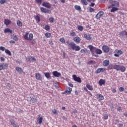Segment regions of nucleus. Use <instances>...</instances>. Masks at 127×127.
I'll use <instances>...</instances> for the list:
<instances>
[{"instance_id": "obj_54", "label": "nucleus", "mask_w": 127, "mask_h": 127, "mask_svg": "<svg viewBox=\"0 0 127 127\" xmlns=\"http://www.w3.org/2000/svg\"><path fill=\"white\" fill-rule=\"evenodd\" d=\"M117 111L118 112H120V113H121V112H122V108H121V107H118Z\"/></svg>"}, {"instance_id": "obj_27", "label": "nucleus", "mask_w": 127, "mask_h": 127, "mask_svg": "<svg viewBox=\"0 0 127 127\" xmlns=\"http://www.w3.org/2000/svg\"><path fill=\"white\" fill-rule=\"evenodd\" d=\"M96 54H102V53H103V52H102V50L100 49H97L96 50Z\"/></svg>"}, {"instance_id": "obj_53", "label": "nucleus", "mask_w": 127, "mask_h": 127, "mask_svg": "<svg viewBox=\"0 0 127 127\" xmlns=\"http://www.w3.org/2000/svg\"><path fill=\"white\" fill-rule=\"evenodd\" d=\"M66 43H67V44L68 45H69L70 46H71V45L70 44H72V43H74V42H69V41H66Z\"/></svg>"}, {"instance_id": "obj_62", "label": "nucleus", "mask_w": 127, "mask_h": 127, "mask_svg": "<svg viewBox=\"0 0 127 127\" xmlns=\"http://www.w3.org/2000/svg\"><path fill=\"white\" fill-rule=\"evenodd\" d=\"M108 115H105L104 116V120H108Z\"/></svg>"}, {"instance_id": "obj_44", "label": "nucleus", "mask_w": 127, "mask_h": 127, "mask_svg": "<svg viewBox=\"0 0 127 127\" xmlns=\"http://www.w3.org/2000/svg\"><path fill=\"white\" fill-rule=\"evenodd\" d=\"M6 2V0H0V3L1 4H3V3H5Z\"/></svg>"}, {"instance_id": "obj_26", "label": "nucleus", "mask_w": 127, "mask_h": 127, "mask_svg": "<svg viewBox=\"0 0 127 127\" xmlns=\"http://www.w3.org/2000/svg\"><path fill=\"white\" fill-rule=\"evenodd\" d=\"M120 70H121V72H125V71H126V67L124 66L121 65Z\"/></svg>"}, {"instance_id": "obj_41", "label": "nucleus", "mask_w": 127, "mask_h": 127, "mask_svg": "<svg viewBox=\"0 0 127 127\" xmlns=\"http://www.w3.org/2000/svg\"><path fill=\"white\" fill-rule=\"evenodd\" d=\"M10 123H11V125H12V126H14V125L16 124V123L15 122V121L14 120H11L10 121Z\"/></svg>"}, {"instance_id": "obj_37", "label": "nucleus", "mask_w": 127, "mask_h": 127, "mask_svg": "<svg viewBox=\"0 0 127 127\" xmlns=\"http://www.w3.org/2000/svg\"><path fill=\"white\" fill-rule=\"evenodd\" d=\"M42 117H40V118L38 119L39 124H42Z\"/></svg>"}, {"instance_id": "obj_19", "label": "nucleus", "mask_w": 127, "mask_h": 127, "mask_svg": "<svg viewBox=\"0 0 127 127\" xmlns=\"http://www.w3.org/2000/svg\"><path fill=\"white\" fill-rule=\"evenodd\" d=\"M74 41L76 43H80L81 42V40L79 37H76L74 38Z\"/></svg>"}, {"instance_id": "obj_39", "label": "nucleus", "mask_w": 127, "mask_h": 127, "mask_svg": "<svg viewBox=\"0 0 127 127\" xmlns=\"http://www.w3.org/2000/svg\"><path fill=\"white\" fill-rule=\"evenodd\" d=\"M116 52L118 55H122L123 54V52L121 50H117Z\"/></svg>"}, {"instance_id": "obj_15", "label": "nucleus", "mask_w": 127, "mask_h": 127, "mask_svg": "<svg viewBox=\"0 0 127 127\" xmlns=\"http://www.w3.org/2000/svg\"><path fill=\"white\" fill-rule=\"evenodd\" d=\"M113 69L117 70V71H120V70L121 69V65H118V64L115 65L113 66Z\"/></svg>"}, {"instance_id": "obj_61", "label": "nucleus", "mask_w": 127, "mask_h": 127, "mask_svg": "<svg viewBox=\"0 0 127 127\" xmlns=\"http://www.w3.org/2000/svg\"><path fill=\"white\" fill-rule=\"evenodd\" d=\"M13 127H19V126L17 125V123H16L15 124H14L13 125Z\"/></svg>"}, {"instance_id": "obj_8", "label": "nucleus", "mask_w": 127, "mask_h": 127, "mask_svg": "<svg viewBox=\"0 0 127 127\" xmlns=\"http://www.w3.org/2000/svg\"><path fill=\"white\" fill-rule=\"evenodd\" d=\"M41 11L42 12H44V13H49V11H50L49 10L44 8V7H41Z\"/></svg>"}, {"instance_id": "obj_22", "label": "nucleus", "mask_w": 127, "mask_h": 127, "mask_svg": "<svg viewBox=\"0 0 127 127\" xmlns=\"http://www.w3.org/2000/svg\"><path fill=\"white\" fill-rule=\"evenodd\" d=\"M117 10H119V8H118V7H113L111 10V12H115V11H117Z\"/></svg>"}, {"instance_id": "obj_46", "label": "nucleus", "mask_w": 127, "mask_h": 127, "mask_svg": "<svg viewBox=\"0 0 127 127\" xmlns=\"http://www.w3.org/2000/svg\"><path fill=\"white\" fill-rule=\"evenodd\" d=\"M12 38L13 40H15V41H17L18 40V38H17V36H16V35H15Z\"/></svg>"}, {"instance_id": "obj_47", "label": "nucleus", "mask_w": 127, "mask_h": 127, "mask_svg": "<svg viewBox=\"0 0 127 127\" xmlns=\"http://www.w3.org/2000/svg\"><path fill=\"white\" fill-rule=\"evenodd\" d=\"M49 20L52 23L53 21H54V18L53 17H50L49 18Z\"/></svg>"}, {"instance_id": "obj_25", "label": "nucleus", "mask_w": 127, "mask_h": 127, "mask_svg": "<svg viewBox=\"0 0 127 127\" xmlns=\"http://www.w3.org/2000/svg\"><path fill=\"white\" fill-rule=\"evenodd\" d=\"M5 53L6 54H8L9 56H11V53H10V51L8 50H5Z\"/></svg>"}, {"instance_id": "obj_13", "label": "nucleus", "mask_w": 127, "mask_h": 127, "mask_svg": "<svg viewBox=\"0 0 127 127\" xmlns=\"http://www.w3.org/2000/svg\"><path fill=\"white\" fill-rule=\"evenodd\" d=\"M53 75L55 77H59L60 76H61V73L58 72L57 71H55L53 72Z\"/></svg>"}, {"instance_id": "obj_2", "label": "nucleus", "mask_w": 127, "mask_h": 127, "mask_svg": "<svg viewBox=\"0 0 127 127\" xmlns=\"http://www.w3.org/2000/svg\"><path fill=\"white\" fill-rule=\"evenodd\" d=\"M109 2L110 3H112L111 6H116V7H119V6H120V2L117 1L110 0Z\"/></svg>"}, {"instance_id": "obj_3", "label": "nucleus", "mask_w": 127, "mask_h": 127, "mask_svg": "<svg viewBox=\"0 0 127 127\" xmlns=\"http://www.w3.org/2000/svg\"><path fill=\"white\" fill-rule=\"evenodd\" d=\"M102 50L105 53H108L110 51V48L107 45H104L102 46Z\"/></svg>"}, {"instance_id": "obj_49", "label": "nucleus", "mask_w": 127, "mask_h": 127, "mask_svg": "<svg viewBox=\"0 0 127 127\" xmlns=\"http://www.w3.org/2000/svg\"><path fill=\"white\" fill-rule=\"evenodd\" d=\"M119 91L120 92H124V91H125V88L123 87H121L119 88Z\"/></svg>"}, {"instance_id": "obj_4", "label": "nucleus", "mask_w": 127, "mask_h": 127, "mask_svg": "<svg viewBox=\"0 0 127 127\" xmlns=\"http://www.w3.org/2000/svg\"><path fill=\"white\" fill-rule=\"evenodd\" d=\"M103 15H104V11H100L96 15V18H97V19H99L101 18V17H102V16H103Z\"/></svg>"}, {"instance_id": "obj_36", "label": "nucleus", "mask_w": 127, "mask_h": 127, "mask_svg": "<svg viewBox=\"0 0 127 127\" xmlns=\"http://www.w3.org/2000/svg\"><path fill=\"white\" fill-rule=\"evenodd\" d=\"M77 28H78V30H80V31H83V26H78Z\"/></svg>"}, {"instance_id": "obj_9", "label": "nucleus", "mask_w": 127, "mask_h": 127, "mask_svg": "<svg viewBox=\"0 0 127 127\" xmlns=\"http://www.w3.org/2000/svg\"><path fill=\"white\" fill-rule=\"evenodd\" d=\"M88 48H89L90 51H91L92 54H93L94 52H95V50H96V48L94 47L91 45H89Z\"/></svg>"}, {"instance_id": "obj_5", "label": "nucleus", "mask_w": 127, "mask_h": 127, "mask_svg": "<svg viewBox=\"0 0 127 127\" xmlns=\"http://www.w3.org/2000/svg\"><path fill=\"white\" fill-rule=\"evenodd\" d=\"M72 77L74 81H76V82H78V83L82 82V80H81V78L77 77V75L74 74L72 75Z\"/></svg>"}, {"instance_id": "obj_34", "label": "nucleus", "mask_w": 127, "mask_h": 127, "mask_svg": "<svg viewBox=\"0 0 127 127\" xmlns=\"http://www.w3.org/2000/svg\"><path fill=\"white\" fill-rule=\"evenodd\" d=\"M70 35L71 36H76V33L73 31H71L70 32Z\"/></svg>"}, {"instance_id": "obj_58", "label": "nucleus", "mask_w": 127, "mask_h": 127, "mask_svg": "<svg viewBox=\"0 0 127 127\" xmlns=\"http://www.w3.org/2000/svg\"><path fill=\"white\" fill-rule=\"evenodd\" d=\"M52 112L54 115H56L57 114V112H56V110L54 109V110L52 111Z\"/></svg>"}, {"instance_id": "obj_45", "label": "nucleus", "mask_w": 127, "mask_h": 127, "mask_svg": "<svg viewBox=\"0 0 127 127\" xmlns=\"http://www.w3.org/2000/svg\"><path fill=\"white\" fill-rule=\"evenodd\" d=\"M51 35V34L50 33H46L45 34V36L48 38L49 37H50V36Z\"/></svg>"}, {"instance_id": "obj_48", "label": "nucleus", "mask_w": 127, "mask_h": 127, "mask_svg": "<svg viewBox=\"0 0 127 127\" xmlns=\"http://www.w3.org/2000/svg\"><path fill=\"white\" fill-rule=\"evenodd\" d=\"M35 1L37 3H39L40 4H41V2H42V0H35Z\"/></svg>"}, {"instance_id": "obj_63", "label": "nucleus", "mask_w": 127, "mask_h": 127, "mask_svg": "<svg viewBox=\"0 0 127 127\" xmlns=\"http://www.w3.org/2000/svg\"><path fill=\"white\" fill-rule=\"evenodd\" d=\"M68 86H69V87H73V84H72L70 82H68Z\"/></svg>"}, {"instance_id": "obj_51", "label": "nucleus", "mask_w": 127, "mask_h": 127, "mask_svg": "<svg viewBox=\"0 0 127 127\" xmlns=\"http://www.w3.org/2000/svg\"><path fill=\"white\" fill-rule=\"evenodd\" d=\"M60 41H61V42H62L63 43H65V40L64 39V38H61L60 39Z\"/></svg>"}, {"instance_id": "obj_38", "label": "nucleus", "mask_w": 127, "mask_h": 127, "mask_svg": "<svg viewBox=\"0 0 127 127\" xmlns=\"http://www.w3.org/2000/svg\"><path fill=\"white\" fill-rule=\"evenodd\" d=\"M2 65H3L4 69H6L8 67V64H2Z\"/></svg>"}, {"instance_id": "obj_55", "label": "nucleus", "mask_w": 127, "mask_h": 127, "mask_svg": "<svg viewBox=\"0 0 127 127\" xmlns=\"http://www.w3.org/2000/svg\"><path fill=\"white\" fill-rule=\"evenodd\" d=\"M123 126H124V124H122V123H120L118 124V127H123Z\"/></svg>"}, {"instance_id": "obj_31", "label": "nucleus", "mask_w": 127, "mask_h": 127, "mask_svg": "<svg viewBox=\"0 0 127 127\" xmlns=\"http://www.w3.org/2000/svg\"><path fill=\"white\" fill-rule=\"evenodd\" d=\"M17 24L18 26H20V27L22 26V23L21 22V21H20L19 20L17 21Z\"/></svg>"}, {"instance_id": "obj_43", "label": "nucleus", "mask_w": 127, "mask_h": 127, "mask_svg": "<svg viewBox=\"0 0 127 127\" xmlns=\"http://www.w3.org/2000/svg\"><path fill=\"white\" fill-rule=\"evenodd\" d=\"M45 29H46V30H50V26H48V25H46L45 26Z\"/></svg>"}, {"instance_id": "obj_14", "label": "nucleus", "mask_w": 127, "mask_h": 127, "mask_svg": "<svg viewBox=\"0 0 127 127\" xmlns=\"http://www.w3.org/2000/svg\"><path fill=\"white\" fill-rule=\"evenodd\" d=\"M4 23L5 24V25H9V24L11 23V21L9 20V19H5Z\"/></svg>"}, {"instance_id": "obj_21", "label": "nucleus", "mask_w": 127, "mask_h": 127, "mask_svg": "<svg viewBox=\"0 0 127 127\" xmlns=\"http://www.w3.org/2000/svg\"><path fill=\"white\" fill-rule=\"evenodd\" d=\"M97 96H98L99 100H100V101L104 100V96H103V95L97 94Z\"/></svg>"}, {"instance_id": "obj_20", "label": "nucleus", "mask_w": 127, "mask_h": 127, "mask_svg": "<svg viewBox=\"0 0 127 127\" xmlns=\"http://www.w3.org/2000/svg\"><path fill=\"white\" fill-rule=\"evenodd\" d=\"M28 59L29 60H30V61H31L32 62H35V61H36V59L32 57H29Z\"/></svg>"}, {"instance_id": "obj_18", "label": "nucleus", "mask_w": 127, "mask_h": 127, "mask_svg": "<svg viewBox=\"0 0 127 127\" xmlns=\"http://www.w3.org/2000/svg\"><path fill=\"white\" fill-rule=\"evenodd\" d=\"M35 77L37 80H41L42 79L41 74H40V73H36Z\"/></svg>"}, {"instance_id": "obj_1", "label": "nucleus", "mask_w": 127, "mask_h": 127, "mask_svg": "<svg viewBox=\"0 0 127 127\" xmlns=\"http://www.w3.org/2000/svg\"><path fill=\"white\" fill-rule=\"evenodd\" d=\"M70 48L72 50H75V51H79L81 49V48L78 46H76V45L73 43L72 44H70Z\"/></svg>"}, {"instance_id": "obj_52", "label": "nucleus", "mask_w": 127, "mask_h": 127, "mask_svg": "<svg viewBox=\"0 0 127 127\" xmlns=\"http://www.w3.org/2000/svg\"><path fill=\"white\" fill-rule=\"evenodd\" d=\"M0 50L1 51H4V50H5V48H4V47L1 46L0 47Z\"/></svg>"}, {"instance_id": "obj_29", "label": "nucleus", "mask_w": 127, "mask_h": 127, "mask_svg": "<svg viewBox=\"0 0 127 127\" xmlns=\"http://www.w3.org/2000/svg\"><path fill=\"white\" fill-rule=\"evenodd\" d=\"M86 87L88 89V90H90L91 91L93 90V87L89 84H87Z\"/></svg>"}, {"instance_id": "obj_28", "label": "nucleus", "mask_w": 127, "mask_h": 127, "mask_svg": "<svg viewBox=\"0 0 127 127\" xmlns=\"http://www.w3.org/2000/svg\"><path fill=\"white\" fill-rule=\"evenodd\" d=\"M33 39V34H30L29 35V39L28 40L31 41Z\"/></svg>"}, {"instance_id": "obj_56", "label": "nucleus", "mask_w": 127, "mask_h": 127, "mask_svg": "<svg viewBox=\"0 0 127 127\" xmlns=\"http://www.w3.org/2000/svg\"><path fill=\"white\" fill-rule=\"evenodd\" d=\"M2 69H4L3 65V64L0 65V71H1V70H2Z\"/></svg>"}, {"instance_id": "obj_60", "label": "nucleus", "mask_w": 127, "mask_h": 127, "mask_svg": "<svg viewBox=\"0 0 127 127\" xmlns=\"http://www.w3.org/2000/svg\"><path fill=\"white\" fill-rule=\"evenodd\" d=\"M99 69L100 70V72H104V71H105V69L104 68H99Z\"/></svg>"}, {"instance_id": "obj_33", "label": "nucleus", "mask_w": 127, "mask_h": 127, "mask_svg": "<svg viewBox=\"0 0 127 127\" xmlns=\"http://www.w3.org/2000/svg\"><path fill=\"white\" fill-rule=\"evenodd\" d=\"M45 74V77H46V78H47V79L49 78L50 77V74L48 72H46L44 73Z\"/></svg>"}, {"instance_id": "obj_40", "label": "nucleus", "mask_w": 127, "mask_h": 127, "mask_svg": "<svg viewBox=\"0 0 127 127\" xmlns=\"http://www.w3.org/2000/svg\"><path fill=\"white\" fill-rule=\"evenodd\" d=\"M35 19L36 21H38V22H39V21H40V17H39V16H36Z\"/></svg>"}, {"instance_id": "obj_10", "label": "nucleus", "mask_w": 127, "mask_h": 127, "mask_svg": "<svg viewBox=\"0 0 127 127\" xmlns=\"http://www.w3.org/2000/svg\"><path fill=\"white\" fill-rule=\"evenodd\" d=\"M84 38H85V39H87V40H91L92 39V38H91V35L88 34H85L84 35Z\"/></svg>"}, {"instance_id": "obj_64", "label": "nucleus", "mask_w": 127, "mask_h": 127, "mask_svg": "<svg viewBox=\"0 0 127 127\" xmlns=\"http://www.w3.org/2000/svg\"><path fill=\"white\" fill-rule=\"evenodd\" d=\"M80 52L81 53H85V52H86V51L84 49H82L81 51H80Z\"/></svg>"}, {"instance_id": "obj_12", "label": "nucleus", "mask_w": 127, "mask_h": 127, "mask_svg": "<svg viewBox=\"0 0 127 127\" xmlns=\"http://www.w3.org/2000/svg\"><path fill=\"white\" fill-rule=\"evenodd\" d=\"M30 101H31V102L33 103V104H35V103H37V99L36 98L30 97Z\"/></svg>"}, {"instance_id": "obj_50", "label": "nucleus", "mask_w": 127, "mask_h": 127, "mask_svg": "<svg viewBox=\"0 0 127 127\" xmlns=\"http://www.w3.org/2000/svg\"><path fill=\"white\" fill-rule=\"evenodd\" d=\"M96 74H99L100 73H101V69H100V68H98L96 72H95Z\"/></svg>"}, {"instance_id": "obj_17", "label": "nucleus", "mask_w": 127, "mask_h": 127, "mask_svg": "<svg viewBox=\"0 0 127 127\" xmlns=\"http://www.w3.org/2000/svg\"><path fill=\"white\" fill-rule=\"evenodd\" d=\"M109 64H110V61H109V60H106L103 62V66H105L106 67L108 66V65H109Z\"/></svg>"}, {"instance_id": "obj_32", "label": "nucleus", "mask_w": 127, "mask_h": 127, "mask_svg": "<svg viewBox=\"0 0 127 127\" xmlns=\"http://www.w3.org/2000/svg\"><path fill=\"white\" fill-rule=\"evenodd\" d=\"M81 2H82V3H83L85 5H88V3L87 2V1L86 0H81Z\"/></svg>"}, {"instance_id": "obj_6", "label": "nucleus", "mask_w": 127, "mask_h": 127, "mask_svg": "<svg viewBox=\"0 0 127 127\" xmlns=\"http://www.w3.org/2000/svg\"><path fill=\"white\" fill-rule=\"evenodd\" d=\"M42 5L43 6L47 7V8H50L51 7V4H50L49 2H44L42 3Z\"/></svg>"}, {"instance_id": "obj_24", "label": "nucleus", "mask_w": 127, "mask_h": 127, "mask_svg": "<svg viewBox=\"0 0 127 127\" xmlns=\"http://www.w3.org/2000/svg\"><path fill=\"white\" fill-rule=\"evenodd\" d=\"M4 32L5 33L9 32V33H12V30H10L9 28L5 29Z\"/></svg>"}, {"instance_id": "obj_16", "label": "nucleus", "mask_w": 127, "mask_h": 127, "mask_svg": "<svg viewBox=\"0 0 127 127\" xmlns=\"http://www.w3.org/2000/svg\"><path fill=\"white\" fill-rule=\"evenodd\" d=\"M106 83V81L105 80H103V79H101L99 81V84L100 86H103V85H105V83Z\"/></svg>"}, {"instance_id": "obj_35", "label": "nucleus", "mask_w": 127, "mask_h": 127, "mask_svg": "<svg viewBox=\"0 0 127 127\" xmlns=\"http://www.w3.org/2000/svg\"><path fill=\"white\" fill-rule=\"evenodd\" d=\"M88 64H96V61H89L88 62Z\"/></svg>"}, {"instance_id": "obj_23", "label": "nucleus", "mask_w": 127, "mask_h": 127, "mask_svg": "<svg viewBox=\"0 0 127 127\" xmlns=\"http://www.w3.org/2000/svg\"><path fill=\"white\" fill-rule=\"evenodd\" d=\"M74 8L76 10H79V11H81V6H79V5H75L74 6Z\"/></svg>"}, {"instance_id": "obj_42", "label": "nucleus", "mask_w": 127, "mask_h": 127, "mask_svg": "<svg viewBox=\"0 0 127 127\" xmlns=\"http://www.w3.org/2000/svg\"><path fill=\"white\" fill-rule=\"evenodd\" d=\"M88 10L90 12H93V11H95V10L94 8L89 7Z\"/></svg>"}, {"instance_id": "obj_57", "label": "nucleus", "mask_w": 127, "mask_h": 127, "mask_svg": "<svg viewBox=\"0 0 127 127\" xmlns=\"http://www.w3.org/2000/svg\"><path fill=\"white\" fill-rule=\"evenodd\" d=\"M108 68L109 69H110V70H111V69H113V65L112 64L109 65L108 66Z\"/></svg>"}, {"instance_id": "obj_59", "label": "nucleus", "mask_w": 127, "mask_h": 127, "mask_svg": "<svg viewBox=\"0 0 127 127\" xmlns=\"http://www.w3.org/2000/svg\"><path fill=\"white\" fill-rule=\"evenodd\" d=\"M7 87H8V88L10 89L11 88V85L10 83H8Z\"/></svg>"}, {"instance_id": "obj_30", "label": "nucleus", "mask_w": 127, "mask_h": 127, "mask_svg": "<svg viewBox=\"0 0 127 127\" xmlns=\"http://www.w3.org/2000/svg\"><path fill=\"white\" fill-rule=\"evenodd\" d=\"M24 38L26 40H28L29 38H28V33H26L25 35L24 36Z\"/></svg>"}, {"instance_id": "obj_7", "label": "nucleus", "mask_w": 127, "mask_h": 127, "mask_svg": "<svg viewBox=\"0 0 127 127\" xmlns=\"http://www.w3.org/2000/svg\"><path fill=\"white\" fill-rule=\"evenodd\" d=\"M72 92V89L70 87H67L66 88L65 91L63 92V94H69Z\"/></svg>"}, {"instance_id": "obj_11", "label": "nucleus", "mask_w": 127, "mask_h": 127, "mask_svg": "<svg viewBox=\"0 0 127 127\" xmlns=\"http://www.w3.org/2000/svg\"><path fill=\"white\" fill-rule=\"evenodd\" d=\"M16 71H17V72H18L19 74H22V73H23V70L22 69V68L18 66H17L16 67Z\"/></svg>"}]
</instances>
